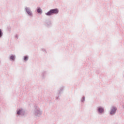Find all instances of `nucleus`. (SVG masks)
<instances>
[{"label": "nucleus", "instance_id": "5", "mask_svg": "<svg viewBox=\"0 0 124 124\" xmlns=\"http://www.w3.org/2000/svg\"><path fill=\"white\" fill-rule=\"evenodd\" d=\"M42 12V10H41L40 8L37 9V13H38V14H41Z\"/></svg>", "mask_w": 124, "mask_h": 124}, {"label": "nucleus", "instance_id": "1", "mask_svg": "<svg viewBox=\"0 0 124 124\" xmlns=\"http://www.w3.org/2000/svg\"><path fill=\"white\" fill-rule=\"evenodd\" d=\"M58 9H53L50 10V11H49L48 12L46 13V15L49 16L53 14H58Z\"/></svg>", "mask_w": 124, "mask_h": 124}, {"label": "nucleus", "instance_id": "8", "mask_svg": "<svg viewBox=\"0 0 124 124\" xmlns=\"http://www.w3.org/2000/svg\"><path fill=\"white\" fill-rule=\"evenodd\" d=\"M21 111H22V110L19 109V110H18V111H17V114H18V115H19V114H20V113H21Z\"/></svg>", "mask_w": 124, "mask_h": 124}, {"label": "nucleus", "instance_id": "4", "mask_svg": "<svg viewBox=\"0 0 124 124\" xmlns=\"http://www.w3.org/2000/svg\"><path fill=\"white\" fill-rule=\"evenodd\" d=\"M103 111H104V109H103V108H98V111H99V112H100V113H102V112H103Z\"/></svg>", "mask_w": 124, "mask_h": 124}, {"label": "nucleus", "instance_id": "6", "mask_svg": "<svg viewBox=\"0 0 124 124\" xmlns=\"http://www.w3.org/2000/svg\"><path fill=\"white\" fill-rule=\"evenodd\" d=\"M14 59H15V57L14 56H10V59L13 60V61H14Z\"/></svg>", "mask_w": 124, "mask_h": 124}, {"label": "nucleus", "instance_id": "3", "mask_svg": "<svg viewBox=\"0 0 124 124\" xmlns=\"http://www.w3.org/2000/svg\"><path fill=\"white\" fill-rule=\"evenodd\" d=\"M116 112V108H112V109L110 110V115H112Z\"/></svg>", "mask_w": 124, "mask_h": 124}, {"label": "nucleus", "instance_id": "9", "mask_svg": "<svg viewBox=\"0 0 124 124\" xmlns=\"http://www.w3.org/2000/svg\"><path fill=\"white\" fill-rule=\"evenodd\" d=\"M2 31L0 30V37H2Z\"/></svg>", "mask_w": 124, "mask_h": 124}, {"label": "nucleus", "instance_id": "2", "mask_svg": "<svg viewBox=\"0 0 124 124\" xmlns=\"http://www.w3.org/2000/svg\"><path fill=\"white\" fill-rule=\"evenodd\" d=\"M26 11L27 12V13H28V15L31 16V12L28 8H26Z\"/></svg>", "mask_w": 124, "mask_h": 124}, {"label": "nucleus", "instance_id": "7", "mask_svg": "<svg viewBox=\"0 0 124 124\" xmlns=\"http://www.w3.org/2000/svg\"><path fill=\"white\" fill-rule=\"evenodd\" d=\"M28 59H29V58H28V57L25 56V57H24V61H28Z\"/></svg>", "mask_w": 124, "mask_h": 124}]
</instances>
